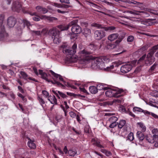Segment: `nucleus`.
Returning <instances> with one entry per match:
<instances>
[{
	"mask_svg": "<svg viewBox=\"0 0 158 158\" xmlns=\"http://www.w3.org/2000/svg\"><path fill=\"white\" fill-rule=\"evenodd\" d=\"M39 74L41 75V77L43 79L48 82H51L52 83L56 86L61 87L62 89L65 88V86L59 82V81H64L62 77L60 75L55 73L52 70H50V73L54 76V77L52 78L53 81L50 80L47 78L48 75L46 73L43 72L41 70H39Z\"/></svg>",
	"mask_w": 158,
	"mask_h": 158,
	"instance_id": "nucleus-1",
	"label": "nucleus"
},
{
	"mask_svg": "<svg viewBox=\"0 0 158 158\" xmlns=\"http://www.w3.org/2000/svg\"><path fill=\"white\" fill-rule=\"evenodd\" d=\"M110 59L106 57L102 58V59H96L93 60L91 67L94 69H103L106 66L105 63L109 62Z\"/></svg>",
	"mask_w": 158,
	"mask_h": 158,
	"instance_id": "nucleus-2",
	"label": "nucleus"
},
{
	"mask_svg": "<svg viewBox=\"0 0 158 158\" xmlns=\"http://www.w3.org/2000/svg\"><path fill=\"white\" fill-rule=\"evenodd\" d=\"M92 52L87 48L81 50L78 52V56L80 60L85 63L92 59L90 55Z\"/></svg>",
	"mask_w": 158,
	"mask_h": 158,
	"instance_id": "nucleus-3",
	"label": "nucleus"
},
{
	"mask_svg": "<svg viewBox=\"0 0 158 158\" xmlns=\"http://www.w3.org/2000/svg\"><path fill=\"white\" fill-rule=\"evenodd\" d=\"M49 34L52 36L54 43L57 44L60 42V31L56 27H53L48 31Z\"/></svg>",
	"mask_w": 158,
	"mask_h": 158,
	"instance_id": "nucleus-4",
	"label": "nucleus"
},
{
	"mask_svg": "<svg viewBox=\"0 0 158 158\" xmlns=\"http://www.w3.org/2000/svg\"><path fill=\"white\" fill-rule=\"evenodd\" d=\"M158 49V44L152 47L150 50V52L148 53L147 56V60L145 63L147 65L152 64L155 60V58L153 55L156 51Z\"/></svg>",
	"mask_w": 158,
	"mask_h": 158,
	"instance_id": "nucleus-5",
	"label": "nucleus"
},
{
	"mask_svg": "<svg viewBox=\"0 0 158 158\" xmlns=\"http://www.w3.org/2000/svg\"><path fill=\"white\" fill-rule=\"evenodd\" d=\"M77 20H73L69 23V27H72V32L75 34H79L82 31V29L81 27L77 24Z\"/></svg>",
	"mask_w": 158,
	"mask_h": 158,
	"instance_id": "nucleus-6",
	"label": "nucleus"
},
{
	"mask_svg": "<svg viewBox=\"0 0 158 158\" xmlns=\"http://www.w3.org/2000/svg\"><path fill=\"white\" fill-rule=\"evenodd\" d=\"M77 49V45L76 44H74L71 48H66L65 50H64L63 53L68 55H70V56H69V57H70L71 58H72V56L76 53Z\"/></svg>",
	"mask_w": 158,
	"mask_h": 158,
	"instance_id": "nucleus-7",
	"label": "nucleus"
},
{
	"mask_svg": "<svg viewBox=\"0 0 158 158\" xmlns=\"http://www.w3.org/2000/svg\"><path fill=\"white\" fill-rule=\"evenodd\" d=\"M103 43H98L95 44H90L88 46L87 50H89L92 52V53L94 51L101 48Z\"/></svg>",
	"mask_w": 158,
	"mask_h": 158,
	"instance_id": "nucleus-8",
	"label": "nucleus"
},
{
	"mask_svg": "<svg viewBox=\"0 0 158 158\" xmlns=\"http://www.w3.org/2000/svg\"><path fill=\"white\" fill-rule=\"evenodd\" d=\"M22 9V5L19 1H15L13 3L12 9L13 11L19 12Z\"/></svg>",
	"mask_w": 158,
	"mask_h": 158,
	"instance_id": "nucleus-9",
	"label": "nucleus"
},
{
	"mask_svg": "<svg viewBox=\"0 0 158 158\" xmlns=\"http://www.w3.org/2000/svg\"><path fill=\"white\" fill-rule=\"evenodd\" d=\"M105 36L104 31L102 30H97L94 33V36L96 40H99Z\"/></svg>",
	"mask_w": 158,
	"mask_h": 158,
	"instance_id": "nucleus-10",
	"label": "nucleus"
},
{
	"mask_svg": "<svg viewBox=\"0 0 158 158\" xmlns=\"http://www.w3.org/2000/svg\"><path fill=\"white\" fill-rule=\"evenodd\" d=\"M111 92V97L118 98L122 96V95L120 94L123 92V89H110Z\"/></svg>",
	"mask_w": 158,
	"mask_h": 158,
	"instance_id": "nucleus-11",
	"label": "nucleus"
},
{
	"mask_svg": "<svg viewBox=\"0 0 158 158\" xmlns=\"http://www.w3.org/2000/svg\"><path fill=\"white\" fill-rule=\"evenodd\" d=\"M132 68L131 65L128 64L123 65L120 68V70L121 72L123 73H126L131 70Z\"/></svg>",
	"mask_w": 158,
	"mask_h": 158,
	"instance_id": "nucleus-12",
	"label": "nucleus"
},
{
	"mask_svg": "<svg viewBox=\"0 0 158 158\" xmlns=\"http://www.w3.org/2000/svg\"><path fill=\"white\" fill-rule=\"evenodd\" d=\"M16 19L12 16L10 17L7 20V25L9 27H13L16 23Z\"/></svg>",
	"mask_w": 158,
	"mask_h": 158,
	"instance_id": "nucleus-13",
	"label": "nucleus"
},
{
	"mask_svg": "<svg viewBox=\"0 0 158 158\" xmlns=\"http://www.w3.org/2000/svg\"><path fill=\"white\" fill-rule=\"evenodd\" d=\"M1 26V30L0 31V40H3L6 39L7 36L8 34L5 31L4 27Z\"/></svg>",
	"mask_w": 158,
	"mask_h": 158,
	"instance_id": "nucleus-14",
	"label": "nucleus"
},
{
	"mask_svg": "<svg viewBox=\"0 0 158 158\" xmlns=\"http://www.w3.org/2000/svg\"><path fill=\"white\" fill-rule=\"evenodd\" d=\"M36 9L38 12L41 14H45L48 11V10L46 8L40 6H37Z\"/></svg>",
	"mask_w": 158,
	"mask_h": 158,
	"instance_id": "nucleus-15",
	"label": "nucleus"
},
{
	"mask_svg": "<svg viewBox=\"0 0 158 158\" xmlns=\"http://www.w3.org/2000/svg\"><path fill=\"white\" fill-rule=\"evenodd\" d=\"M123 2L127 3L132 5H134V6H138L142 3L134 0H124Z\"/></svg>",
	"mask_w": 158,
	"mask_h": 158,
	"instance_id": "nucleus-16",
	"label": "nucleus"
},
{
	"mask_svg": "<svg viewBox=\"0 0 158 158\" xmlns=\"http://www.w3.org/2000/svg\"><path fill=\"white\" fill-rule=\"evenodd\" d=\"M119 36L117 33H113L109 35L108 37V39L110 41H113L117 39Z\"/></svg>",
	"mask_w": 158,
	"mask_h": 158,
	"instance_id": "nucleus-17",
	"label": "nucleus"
},
{
	"mask_svg": "<svg viewBox=\"0 0 158 158\" xmlns=\"http://www.w3.org/2000/svg\"><path fill=\"white\" fill-rule=\"evenodd\" d=\"M48 100L50 103L54 105H57V100L54 95L52 96H50L48 98Z\"/></svg>",
	"mask_w": 158,
	"mask_h": 158,
	"instance_id": "nucleus-18",
	"label": "nucleus"
},
{
	"mask_svg": "<svg viewBox=\"0 0 158 158\" xmlns=\"http://www.w3.org/2000/svg\"><path fill=\"white\" fill-rule=\"evenodd\" d=\"M58 29H59V30H60V32L61 31H63L64 30H68L69 27V24L66 25H60L56 27Z\"/></svg>",
	"mask_w": 158,
	"mask_h": 158,
	"instance_id": "nucleus-19",
	"label": "nucleus"
},
{
	"mask_svg": "<svg viewBox=\"0 0 158 158\" xmlns=\"http://www.w3.org/2000/svg\"><path fill=\"white\" fill-rule=\"evenodd\" d=\"M29 141L28 142V147L34 149L36 148V146L34 143L33 141L31 140L29 138Z\"/></svg>",
	"mask_w": 158,
	"mask_h": 158,
	"instance_id": "nucleus-20",
	"label": "nucleus"
},
{
	"mask_svg": "<svg viewBox=\"0 0 158 158\" xmlns=\"http://www.w3.org/2000/svg\"><path fill=\"white\" fill-rule=\"evenodd\" d=\"M91 33V30L89 29L85 28L84 29L83 31L82 32L84 36L87 37L90 35Z\"/></svg>",
	"mask_w": 158,
	"mask_h": 158,
	"instance_id": "nucleus-21",
	"label": "nucleus"
},
{
	"mask_svg": "<svg viewBox=\"0 0 158 158\" xmlns=\"http://www.w3.org/2000/svg\"><path fill=\"white\" fill-rule=\"evenodd\" d=\"M106 85L105 84H98L97 86V89L99 90H106L108 89L107 87H105Z\"/></svg>",
	"mask_w": 158,
	"mask_h": 158,
	"instance_id": "nucleus-22",
	"label": "nucleus"
},
{
	"mask_svg": "<svg viewBox=\"0 0 158 158\" xmlns=\"http://www.w3.org/2000/svg\"><path fill=\"white\" fill-rule=\"evenodd\" d=\"M89 90L92 94H96L98 91L97 87L94 86H90L89 87Z\"/></svg>",
	"mask_w": 158,
	"mask_h": 158,
	"instance_id": "nucleus-23",
	"label": "nucleus"
},
{
	"mask_svg": "<svg viewBox=\"0 0 158 158\" xmlns=\"http://www.w3.org/2000/svg\"><path fill=\"white\" fill-rule=\"evenodd\" d=\"M116 27L113 26H108L107 27H103V28L104 30L106 31H109L110 32L114 30Z\"/></svg>",
	"mask_w": 158,
	"mask_h": 158,
	"instance_id": "nucleus-24",
	"label": "nucleus"
},
{
	"mask_svg": "<svg viewBox=\"0 0 158 158\" xmlns=\"http://www.w3.org/2000/svg\"><path fill=\"white\" fill-rule=\"evenodd\" d=\"M29 14L33 16L35 15L36 16L33 17L32 18L33 19L36 21H39L40 20V17L39 16L36 15V13L35 12L31 13V12H29Z\"/></svg>",
	"mask_w": 158,
	"mask_h": 158,
	"instance_id": "nucleus-25",
	"label": "nucleus"
},
{
	"mask_svg": "<svg viewBox=\"0 0 158 158\" xmlns=\"http://www.w3.org/2000/svg\"><path fill=\"white\" fill-rule=\"evenodd\" d=\"M92 142H94L93 144L95 145L98 147H99L100 148H103V147L100 144V142L98 140H96L94 139H92Z\"/></svg>",
	"mask_w": 158,
	"mask_h": 158,
	"instance_id": "nucleus-26",
	"label": "nucleus"
},
{
	"mask_svg": "<svg viewBox=\"0 0 158 158\" xmlns=\"http://www.w3.org/2000/svg\"><path fill=\"white\" fill-rule=\"evenodd\" d=\"M145 139L149 143H154V139H153V136H152L150 135H146L145 136Z\"/></svg>",
	"mask_w": 158,
	"mask_h": 158,
	"instance_id": "nucleus-27",
	"label": "nucleus"
},
{
	"mask_svg": "<svg viewBox=\"0 0 158 158\" xmlns=\"http://www.w3.org/2000/svg\"><path fill=\"white\" fill-rule=\"evenodd\" d=\"M137 136L141 141H142L144 139V136L143 133L140 131L137 132Z\"/></svg>",
	"mask_w": 158,
	"mask_h": 158,
	"instance_id": "nucleus-28",
	"label": "nucleus"
},
{
	"mask_svg": "<svg viewBox=\"0 0 158 158\" xmlns=\"http://www.w3.org/2000/svg\"><path fill=\"white\" fill-rule=\"evenodd\" d=\"M126 121L125 120H121L118 124V127L119 129L122 128L126 124Z\"/></svg>",
	"mask_w": 158,
	"mask_h": 158,
	"instance_id": "nucleus-29",
	"label": "nucleus"
},
{
	"mask_svg": "<svg viewBox=\"0 0 158 158\" xmlns=\"http://www.w3.org/2000/svg\"><path fill=\"white\" fill-rule=\"evenodd\" d=\"M118 118L117 117L113 116L111 117L109 119L108 121L110 123H116Z\"/></svg>",
	"mask_w": 158,
	"mask_h": 158,
	"instance_id": "nucleus-30",
	"label": "nucleus"
},
{
	"mask_svg": "<svg viewBox=\"0 0 158 158\" xmlns=\"http://www.w3.org/2000/svg\"><path fill=\"white\" fill-rule=\"evenodd\" d=\"M127 12L130 14L134 15H139V14L138 13H143L144 12L143 11H138L136 10H133L132 11L129 10L127 11Z\"/></svg>",
	"mask_w": 158,
	"mask_h": 158,
	"instance_id": "nucleus-31",
	"label": "nucleus"
},
{
	"mask_svg": "<svg viewBox=\"0 0 158 158\" xmlns=\"http://www.w3.org/2000/svg\"><path fill=\"white\" fill-rule=\"evenodd\" d=\"M116 46L114 44L108 43L106 46V48L108 49H112L114 48Z\"/></svg>",
	"mask_w": 158,
	"mask_h": 158,
	"instance_id": "nucleus-32",
	"label": "nucleus"
},
{
	"mask_svg": "<svg viewBox=\"0 0 158 158\" xmlns=\"http://www.w3.org/2000/svg\"><path fill=\"white\" fill-rule=\"evenodd\" d=\"M20 73L22 75L23 78L25 80H27L28 77V76L25 72L21 71L20 72Z\"/></svg>",
	"mask_w": 158,
	"mask_h": 158,
	"instance_id": "nucleus-33",
	"label": "nucleus"
},
{
	"mask_svg": "<svg viewBox=\"0 0 158 158\" xmlns=\"http://www.w3.org/2000/svg\"><path fill=\"white\" fill-rule=\"evenodd\" d=\"M68 153L70 156H74L77 153L76 151L73 150L72 149H70L68 152Z\"/></svg>",
	"mask_w": 158,
	"mask_h": 158,
	"instance_id": "nucleus-34",
	"label": "nucleus"
},
{
	"mask_svg": "<svg viewBox=\"0 0 158 158\" xmlns=\"http://www.w3.org/2000/svg\"><path fill=\"white\" fill-rule=\"evenodd\" d=\"M138 124L139 125L140 128H141V130L143 132H144L146 130V127L142 123H138Z\"/></svg>",
	"mask_w": 158,
	"mask_h": 158,
	"instance_id": "nucleus-35",
	"label": "nucleus"
},
{
	"mask_svg": "<svg viewBox=\"0 0 158 158\" xmlns=\"http://www.w3.org/2000/svg\"><path fill=\"white\" fill-rule=\"evenodd\" d=\"M133 111L134 112H142L143 111V110L139 107L135 106L133 108Z\"/></svg>",
	"mask_w": 158,
	"mask_h": 158,
	"instance_id": "nucleus-36",
	"label": "nucleus"
},
{
	"mask_svg": "<svg viewBox=\"0 0 158 158\" xmlns=\"http://www.w3.org/2000/svg\"><path fill=\"white\" fill-rule=\"evenodd\" d=\"M106 66L105 67V69H104V70L106 71H110L112 69H113L114 68V65L112 64L110 66H107L105 68Z\"/></svg>",
	"mask_w": 158,
	"mask_h": 158,
	"instance_id": "nucleus-37",
	"label": "nucleus"
},
{
	"mask_svg": "<svg viewBox=\"0 0 158 158\" xmlns=\"http://www.w3.org/2000/svg\"><path fill=\"white\" fill-rule=\"evenodd\" d=\"M121 100L120 99L116 98L113 100L112 101V103L113 104H115L121 103Z\"/></svg>",
	"mask_w": 158,
	"mask_h": 158,
	"instance_id": "nucleus-38",
	"label": "nucleus"
},
{
	"mask_svg": "<svg viewBox=\"0 0 158 158\" xmlns=\"http://www.w3.org/2000/svg\"><path fill=\"white\" fill-rule=\"evenodd\" d=\"M38 99L41 106H42V107H43V105L45 103V102L43 99L42 98H41L39 96L38 97Z\"/></svg>",
	"mask_w": 158,
	"mask_h": 158,
	"instance_id": "nucleus-39",
	"label": "nucleus"
},
{
	"mask_svg": "<svg viewBox=\"0 0 158 158\" xmlns=\"http://www.w3.org/2000/svg\"><path fill=\"white\" fill-rule=\"evenodd\" d=\"M128 139L130 141H132L134 139V137L133 133L131 132L127 136Z\"/></svg>",
	"mask_w": 158,
	"mask_h": 158,
	"instance_id": "nucleus-40",
	"label": "nucleus"
},
{
	"mask_svg": "<svg viewBox=\"0 0 158 158\" xmlns=\"http://www.w3.org/2000/svg\"><path fill=\"white\" fill-rule=\"evenodd\" d=\"M124 36H121L118 37V40L115 41V44H119L122 41V40L124 38Z\"/></svg>",
	"mask_w": 158,
	"mask_h": 158,
	"instance_id": "nucleus-41",
	"label": "nucleus"
},
{
	"mask_svg": "<svg viewBox=\"0 0 158 158\" xmlns=\"http://www.w3.org/2000/svg\"><path fill=\"white\" fill-rule=\"evenodd\" d=\"M77 34H75L74 33H71L69 34V35L70 36V39L72 40H74L77 39Z\"/></svg>",
	"mask_w": 158,
	"mask_h": 158,
	"instance_id": "nucleus-42",
	"label": "nucleus"
},
{
	"mask_svg": "<svg viewBox=\"0 0 158 158\" xmlns=\"http://www.w3.org/2000/svg\"><path fill=\"white\" fill-rule=\"evenodd\" d=\"M23 25L24 26V27H25V25H26L28 28L29 26L31 25V24L28 21L26 20H24L23 21Z\"/></svg>",
	"mask_w": 158,
	"mask_h": 158,
	"instance_id": "nucleus-43",
	"label": "nucleus"
},
{
	"mask_svg": "<svg viewBox=\"0 0 158 158\" xmlns=\"http://www.w3.org/2000/svg\"><path fill=\"white\" fill-rule=\"evenodd\" d=\"M90 127L89 125H86L84 128V131L86 133H89Z\"/></svg>",
	"mask_w": 158,
	"mask_h": 158,
	"instance_id": "nucleus-44",
	"label": "nucleus"
},
{
	"mask_svg": "<svg viewBox=\"0 0 158 158\" xmlns=\"http://www.w3.org/2000/svg\"><path fill=\"white\" fill-rule=\"evenodd\" d=\"M111 91L110 89H109L106 91L105 92V94L108 97H111L112 94H111Z\"/></svg>",
	"mask_w": 158,
	"mask_h": 158,
	"instance_id": "nucleus-45",
	"label": "nucleus"
},
{
	"mask_svg": "<svg viewBox=\"0 0 158 158\" xmlns=\"http://www.w3.org/2000/svg\"><path fill=\"white\" fill-rule=\"evenodd\" d=\"M154 141V143L156 142L158 144V135H153V139ZM158 146V145H157Z\"/></svg>",
	"mask_w": 158,
	"mask_h": 158,
	"instance_id": "nucleus-46",
	"label": "nucleus"
},
{
	"mask_svg": "<svg viewBox=\"0 0 158 158\" xmlns=\"http://www.w3.org/2000/svg\"><path fill=\"white\" fill-rule=\"evenodd\" d=\"M134 37L132 35L129 36L127 38V41L128 42H132L134 40Z\"/></svg>",
	"mask_w": 158,
	"mask_h": 158,
	"instance_id": "nucleus-47",
	"label": "nucleus"
},
{
	"mask_svg": "<svg viewBox=\"0 0 158 158\" xmlns=\"http://www.w3.org/2000/svg\"><path fill=\"white\" fill-rule=\"evenodd\" d=\"M157 65V64H156L155 63L151 67L150 69H149V72H150L151 71H154L156 68Z\"/></svg>",
	"mask_w": 158,
	"mask_h": 158,
	"instance_id": "nucleus-48",
	"label": "nucleus"
},
{
	"mask_svg": "<svg viewBox=\"0 0 158 158\" xmlns=\"http://www.w3.org/2000/svg\"><path fill=\"white\" fill-rule=\"evenodd\" d=\"M42 94L45 96V98H48L49 96V93L45 90H43L42 91Z\"/></svg>",
	"mask_w": 158,
	"mask_h": 158,
	"instance_id": "nucleus-49",
	"label": "nucleus"
},
{
	"mask_svg": "<svg viewBox=\"0 0 158 158\" xmlns=\"http://www.w3.org/2000/svg\"><path fill=\"white\" fill-rule=\"evenodd\" d=\"M109 127L110 128H113L116 127L118 124V123H110Z\"/></svg>",
	"mask_w": 158,
	"mask_h": 158,
	"instance_id": "nucleus-50",
	"label": "nucleus"
},
{
	"mask_svg": "<svg viewBox=\"0 0 158 158\" xmlns=\"http://www.w3.org/2000/svg\"><path fill=\"white\" fill-rule=\"evenodd\" d=\"M57 92L63 98H65L67 97V96L65 94L62 93L60 91H57Z\"/></svg>",
	"mask_w": 158,
	"mask_h": 158,
	"instance_id": "nucleus-51",
	"label": "nucleus"
},
{
	"mask_svg": "<svg viewBox=\"0 0 158 158\" xmlns=\"http://www.w3.org/2000/svg\"><path fill=\"white\" fill-rule=\"evenodd\" d=\"M52 5L58 8H61V4L56 2H52Z\"/></svg>",
	"mask_w": 158,
	"mask_h": 158,
	"instance_id": "nucleus-52",
	"label": "nucleus"
},
{
	"mask_svg": "<svg viewBox=\"0 0 158 158\" xmlns=\"http://www.w3.org/2000/svg\"><path fill=\"white\" fill-rule=\"evenodd\" d=\"M93 26L99 28H103V27H102V26L100 24L96 23H94L93 24Z\"/></svg>",
	"mask_w": 158,
	"mask_h": 158,
	"instance_id": "nucleus-53",
	"label": "nucleus"
},
{
	"mask_svg": "<svg viewBox=\"0 0 158 158\" xmlns=\"http://www.w3.org/2000/svg\"><path fill=\"white\" fill-rule=\"evenodd\" d=\"M18 96L19 97L22 98V99L24 102H26L27 101V99L25 98V97L23 95L21 94H18Z\"/></svg>",
	"mask_w": 158,
	"mask_h": 158,
	"instance_id": "nucleus-54",
	"label": "nucleus"
},
{
	"mask_svg": "<svg viewBox=\"0 0 158 158\" xmlns=\"http://www.w3.org/2000/svg\"><path fill=\"white\" fill-rule=\"evenodd\" d=\"M147 48H148L147 46H144L139 49V51L142 52H143V51L146 50L147 49Z\"/></svg>",
	"mask_w": 158,
	"mask_h": 158,
	"instance_id": "nucleus-55",
	"label": "nucleus"
},
{
	"mask_svg": "<svg viewBox=\"0 0 158 158\" xmlns=\"http://www.w3.org/2000/svg\"><path fill=\"white\" fill-rule=\"evenodd\" d=\"M80 89L81 91L83 92L86 94H88V93L85 88H80Z\"/></svg>",
	"mask_w": 158,
	"mask_h": 158,
	"instance_id": "nucleus-56",
	"label": "nucleus"
},
{
	"mask_svg": "<svg viewBox=\"0 0 158 158\" xmlns=\"http://www.w3.org/2000/svg\"><path fill=\"white\" fill-rule=\"evenodd\" d=\"M48 29L46 28H44L42 29L41 31V33L44 35H46L48 32Z\"/></svg>",
	"mask_w": 158,
	"mask_h": 158,
	"instance_id": "nucleus-57",
	"label": "nucleus"
},
{
	"mask_svg": "<svg viewBox=\"0 0 158 158\" xmlns=\"http://www.w3.org/2000/svg\"><path fill=\"white\" fill-rule=\"evenodd\" d=\"M70 116L72 118H74L76 116V114L74 112L71 111L69 112Z\"/></svg>",
	"mask_w": 158,
	"mask_h": 158,
	"instance_id": "nucleus-58",
	"label": "nucleus"
},
{
	"mask_svg": "<svg viewBox=\"0 0 158 158\" xmlns=\"http://www.w3.org/2000/svg\"><path fill=\"white\" fill-rule=\"evenodd\" d=\"M49 18V16L45 15H42L40 17V18L41 19H48Z\"/></svg>",
	"mask_w": 158,
	"mask_h": 158,
	"instance_id": "nucleus-59",
	"label": "nucleus"
},
{
	"mask_svg": "<svg viewBox=\"0 0 158 158\" xmlns=\"http://www.w3.org/2000/svg\"><path fill=\"white\" fill-rule=\"evenodd\" d=\"M127 113L133 117H135V116L128 109L127 111Z\"/></svg>",
	"mask_w": 158,
	"mask_h": 158,
	"instance_id": "nucleus-60",
	"label": "nucleus"
},
{
	"mask_svg": "<svg viewBox=\"0 0 158 158\" xmlns=\"http://www.w3.org/2000/svg\"><path fill=\"white\" fill-rule=\"evenodd\" d=\"M60 1L61 3H64L67 4H70L69 0H60Z\"/></svg>",
	"mask_w": 158,
	"mask_h": 158,
	"instance_id": "nucleus-61",
	"label": "nucleus"
},
{
	"mask_svg": "<svg viewBox=\"0 0 158 158\" xmlns=\"http://www.w3.org/2000/svg\"><path fill=\"white\" fill-rule=\"evenodd\" d=\"M69 7L70 6L69 5L65 4H62L61 5V8H67Z\"/></svg>",
	"mask_w": 158,
	"mask_h": 158,
	"instance_id": "nucleus-62",
	"label": "nucleus"
},
{
	"mask_svg": "<svg viewBox=\"0 0 158 158\" xmlns=\"http://www.w3.org/2000/svg\"><path fill=\"white\" fill-rule=\"evenodd\" d=\"M61 48H62V51L63 52L64 50H65L66 48H67V45L65 44H63L61 46Z\"/></svg>",
	"mask_w": 158,
	"mask_h": 158,
	"instance_id": "nucleus-63",
	"label": "nucleus"
},
{
	"mask_svg": "<svg viewBox=\"0 0 158 158\" xmlns=\"http://www.w3.org/2000/svg\"><path fill=\"white\" fill-rule=\"evenodd\" d=\"M105 154L107 156H109L112 154L111 153L110 151L107 150H106Z\"/></svg>",
	"mask_w": 158,
	"mask_h": 158,
	"instance_id": "nucleus-64",
	"label": "nucleus"
}]
</instances>
